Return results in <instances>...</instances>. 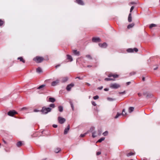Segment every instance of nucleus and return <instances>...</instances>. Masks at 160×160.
<instances>
[{
  "label": "nucleus",
  "instance_id": "393cba45",
  "mask_svg": "<svg viewBox=\"0 0 160 160\" xmlns=\"http://www.w3.org/2000/svg\"><path fill=\"white\" fill-rule=\"evenodd\" d=\"M108 77H113L114 78H117L118 77V75H112V74H109L108 76Z\"/></svg>",
  "mask_w": 160,
  "mask_h": 160
},
{
  "label": "nucleus",
  "instance_id": "13d9d810",
  "mask_svg": "<svg viewBox=\"0 0 160 160\" xmlns=\"http://www.w3.org/2000/svg\"><path fill=\"white\" fill-rule=\"evenodd\" d=\"M27 109V108L26 107H23L21 109V110H24V109Z\"/></svg>",
  "mask_w": 160,
  "mask_h": 160
},
{
  "label": "nucleus",
  "instance_id": "72a5a7b5",
  "mask_svg": "<svg viewBox=\"0 0 160 160\" xmlns=\"http://www.w3.org/2000/svg\"><path fill=\"white\" fill-rule=\"evenodd\" d=\"M156 26V25L154 24H151L149 26L150 28H152L153 27H155Z\"/></svg>",
  "mask_w": 160,
  "mask_h": 160
},
{
  "label": "nucleus",
  "instance_id": "cd10ccee",
  "mask_svg": "<svg viewBox=\"0 0 160 160\" xmlns=\"http://www.w3.org/2000/svg\"><path fill=\"white\" fill-rule=\"evenodd\" d=\"M105 139V138L102 137L99 139L98 141V142H101L102 141L104 140Z\"/></svg>",
  "mask_w": 160,
  "mask_h": 160
},
{
  "label": "nucleus",
  "instance_id": "6ab92c4d",
  "mask_svg": "<svg viewBox=\"0 0 160 160\" xmlns=\"http://www.w3.org/2000/svg\"><path fill=\"white\" fill-rule=\"evenodd\" d=\"M36 72L38 73H40L42 72V71L41 68L38 67L36 69Z\"/></svg>",
  "mask_w": 160,
  "mask_h": 160
},
{
  "label": "nucleus",
  "instance_id": "0eeeda50",
  "mask_svg": "<svg viewBox=\"0 0 160 160\" xmlns=\"http://www.w3.org/2000/svg\"><path fill=\"white\" fill-rule=\"evenodd\" d=\"M99 46L102 48H106L107 47V44L106 42H104L103 43H99Z\"/></svg>",
  "mask_w": 160,
  "mask_h": 160
},
{
  "label": "nucleus",
  "instance_id": "c03bdc74",
  "mask_svg": "<svg viewBox=\"0 0 160 160\" xmlns=\"http://www.w3.org/2000/svg\"><path fill=\"white\" fill-rule=\"evenodd\" d=\"M108 131H106L105 132H103V135L104 136H106L108 134Z\"/></svg>",
  "mask_w": 160,
  "mask_h": 160
},
{
  "label": "nucleus",
  "instance_id": "09e8293b",
  "mask_svg": "<svg viewBox=\"0 0 160 160\" xmlns=\"http://www.w3.org/2000/svg\"><path fill=\"white\" fill-rule=\"evenodd\" d=\"M125 93V91H124L123 92H119V93L120 94H124Z\"/></svg>",
  "mask_w": 160,
  "mask_h": 160
},
{
  "label": "nucleus",
  "instance_id": "ddd939ff",
  "mask_svg": "<svg viewBox=\"0 0 160 160\" xmlns=\"http://www.w3.org/2000/svg\"><path fill=\"white\" fill-rule=\"evenodd\" d=\"M68 77L62 78V82L64 83L66 82L68 80Z\"/></svg>",
  "mask_w": 160,
  "mask_h": 160
},
{
  "label": "nucleus",
  "instance_id": "4be33fe9",
  "mask_svg": "<svg viewBox=\"0 0 160 160\" xmlns=\"http://www.w3.org/2000/svg\"><path fill=\"white\" fill-rule=\"evenodd\" d=\"M134 109V108L133 107H130L129 108L128 111L130 113L131 112L133 111Z\"/></svg>",
  "mask_w": 160,
  "mask_h": 160
},
{
  "label": "nucleus",
  "instance_id": "a18cd8bd",
  "mask_svg": "<svg viewBox=\"0 0 160 160\" xmlns=\"http://www.w3.org/2000/svg\"><path fill=\"white\" fill-rule=\"evenodd\" d=\"M91 103L94 106H96L97 105V104L94 101H92Z\"/></svg>",
  "mask_w": 160,
  "mask_h": 160
},
{
  "label": "nucleus",
  "instance_id": "4d7b16f0",
  "mask_svg": "<svg viewBox=\"0 0 160 160\" xmlns=\"http://www.w3.org/2000/svg\"><path fill=\"white\" fill-rule=\"evenodd\" d=\"M148 92H144L143 93V95L145 96H147V94H148Z\"/></svg>",
  "mask_w": 160,
  "mask_h": 160
},
{
  "label": "nucleus",
  "instance_id": "f8f14e48",
  "mask_svg": "<svg viewBox=\"0 0 160 160\" xmlns=\"http://www.w3.org/2000/svg\"><path fill=\"white\" fill-rule=\"evenodd\" d=\"M72 52L75 55L77 56H79V52L77 50H73Z\"/></svg>",
  "mask_w": 160,
  "mask_h": 160
},
{
  "label": "nucleus",
  "instance_id": "6e6d98bb",
  "mask_svg": "<svg viewBox=\"0 0 160 160\" xmlns=\"http://www.w3.org/2000/svg\"><path fill=\"white\" fill-rule=\"evenodd\" d=\"M52 127L54 128H56L58 127V125L56 124H53Z\"/></svg>",
  "mask_w": 160,
  "mask_h": 160
},
{
  "label": "nucleus",
  "instance_id": "f3484780",
  "mask_svg": "<svg viewBox=\"0 0 160 160\" xmlns=\"http://www.w3.org/2000/svg\"><path fill=\"white\" fill-rule=\"evenodd\" d=\"M58 111L60 112H62L63 111V107L62 106H58Z\"/></svg>",
  "mask_w": 160,
  "mask_h": 160
},
{
  "label": "nucleus",
  "instance_id": "dca6fc26",
  "mask_svg": "<svg viewBox=\"0 0 160 160\" xmlns=\"http://www.w3.org/2000/svg\"><path fill=\"white\" fill-rule=\"evenodd\" d=\"M67 59L70 60V62H72L73 60V59L72 56L69 55H67Z\"/></svg>",
  "mask_w": 160,
  "mask_h": 160
},
{
  "label": "nucleus",
  "instance_id": "bb28decb",
  "mask_svg": "<svg viewBox=\"0 0 160 160\" xmlns=\"http://www.w3.org/2000/svg\"><path fill=\"white\" fill-rule=\"evenodd\" d=\"M69 103L72 110H73L74 109V107L72 101H70Z\"/></svg>",
  "mask_w": 160,
  "mask_h": 160
},
{
  "label": "nucleus",
  "instance_id": "de8ad7c7",
  "mask_svg": "<svg viewBox=\"0 0 160 160\" xmlns=\"http://www.w3.org/2000/svg\"><path fill=\"white\" fill-rule=\"evenodd\" d=\"M134 8V7L133 6H132L131 7V8H130V12L131 13L132 12V11L133 10Z\"/></svg>",
  "mask_w": 160,
  "mask_h": 160
},
{
  "label": "nucleus",
  "instance_id": "f03ea898",
  "mask_svg": "<svg viewBox=\"0 0 160 160\" xmlns=\"http://www.w3.org/2000/svg\"><path fill=\"white\" fill-rule=\"evenodd\" d=\"M33 60L38 63L41 62L44 60V58L39 56H37L33 58Z\"/></svg>",
  "mask_w": 160,
  "mask_h": 160
},
{
  "label": "nucleus",
  "instance_id": "39448f33",
  "mask_svg": "<svg viewBox=\"0 0 160 160\" xmlns=\"http://www.w3.org/2000/svg\"><path fill=\"white\" fill-rule=\"evenodd\" d=\"M58 122L61 124H63L66 121V119L62 117H58Z\"/></svg>",
  "mask_w": 160,
  "mask_h": 160
},
{
  "label": "nucleus",
  "instance_id": "37998d69",
  "mask_svg": "<svg viewBox=\"0 0 160 160\" xmlns=\"http://www.w3.org/2000/svg\"><path fill=\"white\" fill-rule=\"evenodd\" d=\"M99 98V96L98 95H96L93 97V98L94 100H96Z\"/></svg>",
  "mask_w": 160,
  "mask_h": 160
},
{
  "label": "nucleus",
  "instance_id": "e2e57ef3",
  "mask_svg": "<svg viewBox=\"0 0 160 160\" xmlns=\"http://www.w3.org/2000/svg\"><path fill=\"white\" fill-rule=\"evenodd\" d=\"M60 66V64H58L56 66H55V67L57 68H58V67Z\"/></svg>",
  "mask_w": 160,
  "mask_h": 160
},
{
  "label": "nucleus",
  "instance_id": "79ce46f5",
  "mask_svg": "<svg viewBox=\"0 0 160 160\" xmlns=\"http://www.w3.org/2000/svg\"><path fill=\"white\" fill-rule=\"evenodd\" d=\"M113 80L112 79H111L109 78H106L105 79V80L106 81H111Z\"/></svg>",
  "mask_w": 160,
  "mask_h": 160
},
{
  "label": "nucleus",
  "instance_id": "f257e3e1",
  "mask_svg": "<svg viewBox=\"0 0 160 160\" xmlns=\"http://www.w3.org/2000/svg\"><path fill=\"white\" fill-rule=\"evenodd\" d=\"M52 110V109L50 108H46L43 107L42 108V109L41 110V112L42 113L44 114H46L48 112H50Z\"/></svg>",
  "mask_w": 160,
  "mask_h": 160
},
{
  "label": "nucleus",
  "instance_id": "9d476101",
  "mask_svg": "<svg viewBox=\"0 0 160 160\" xmlns=\"http://www.w3.org/2000/svg\"><path fill=\"white\" fill-rule=\"evenodd\" d=\"M70 129V125H68L67 128H65L64 130V134H66L68 133L69 130Z\"/></svg>",
  "mask_w": 160,
  "mask_h": 160
},
{
  "label": "nucleus",
  "instance_id": "c85d7f7f",
  "mask_svg": "<svg viewBox=\"0 0 160 160\" xmlns=\"http://www.w3.org/2000/svg\"><path fill=\"white\" fill-rule=\"evenodd\" d=\"M127 51L128 52H133L132 48H129L127 50Z\"/></svg>",
  "mask_w": 160,
  "mask_h": 160
},
{
  "label": "nucleus",
  "instance_id": "c756f323",
  "mask_svg": "<svg viewBox=\"0 0 160 160\" xmlns=\"http://www.w3.org/2000/svg\"><path fill=\"white\" fill-rule=\"evenodd\" d=\"M96 134V132L95 131H94L92 132V136L93 138H94L96 137L97 136L95 135Z\"/></svg>",
  "mask_w": 160,
  "mask_h": 160
},
{
  "label": "nucleus",
  "instance_id": "4468645a",
  "mask_svg": "<svg viewBox=\"0 0 160 160\" xmlns=\"http://www.w3.org/2000/svg\"><path fill=\"white\" fill-rule=\"evenodd\" d=\"M55 98L52 97H50L49 98L48 101L52 102H54L55 101Z\"/></svg>",
  "mask_w": 160,
  "mask_h": 160
},
{
  "label": "nucleus",
  "instance_id": "3c124183",
  "mask_svg": "<svg viewBox=\"0 0 160 160\" xmlns=\"http://www.w3.org/2000/svg\"><path fill=\"white\" fill-rule=\"evenodd\" d=\"M76 78H78V79H80V80H82L83 79V78H81L80 77H77Z\"/></svg>",
  "mask_w": 160,
  "mask_h": 160
},
{
  "label": "nucleus",
  "instance_id": "aec40b11",
  "mask_svg": "<svg viewBox=\"0 0 160 160\" xmlns=\"http://www.w3.org/2000/svg\"><path fill=\"white\" fill-rule=\"evenodd\" d=\"M22 144V142L20 141L18 142H17L16 144V145L18 147H20L21 146Z\"/></svg>",
  "mask_w": 160,
  "mask_h": 160
},
{
  "label": "nucleus",
  "instance_id": "69168bd1",
  "mask_svg": "<svg viewBox=\"0 0 160 160\" xmlns=\"http://www.w3.org/2000/svg\"><path fill=\"white\" fill-rule=\"evenodd\" d=\"M142 80L143 81H145V78L144 77H142Z\"/></svg>",
  "mask_w": 160,
  "mask_h": 160
},
{
  "label": "nucleus",
  "instance_id": "a878e982",
  "mask_svg": "<svg viewBox=\"0 0 160 160\" xmlns=\"http://www.w3.org/2000/svg\"><path fill=\"white\" fill-rule=\"evenodd\" d=\"M134 25L133 23L130 24L128 26L127 28L128 29L131 28L134 26Z\"/></svg>",
  "mask_w": 160,
  "mask_h": 160
},
{
  "label": "nucleus",
  "instance_id": "ea45409f",
  "mask_svg": "<svg viewBox=\"0 0 160 160\" xmlns=\"http://www.w3.org/2000/svg\"><path fill=\"white\" fill-rule=\"evenodd\" d=\"M86 57L90 59H92V57L90 55H86Z\"/></svg>",
  "mask_w": 160,
  "mask_h": 160
},
{
  "label": "nucleus",
  "instance_id": "5701e85b",
  "mask_svg": "<svg viewBox=\"0 0 160 160\" xmlns=\"http://www.w3.org/2000/svg\"><path fill=\"white\" fill-rule=\"evenodd\" d=\"M61 151V149L59 148H57L55 149L54 152L56 153L59 152Z\"/></svg>",
  "mask_w": 160,
  "mask_h": 160
},
{
  "label": "nucleus",
  "instance_id": "8fccbe9b",
  "mask_svg": "<svg viewBox=\"0 0 160 160\" xmlns=\"http://www.w3.org/2000/svg\"><path fill=\"white\" fill-rule=\"evenodd\" d=\"M135 74H136V72H130V74L131 75H134Z\"/></svg>",
  "mask_w": 160,
  "mask_h": 160
},
{
  "label": "nucleus",
  "instance_id": "423d86ee",
  "mask_svg": "<svg viewBox=\"0 0 160 160\" xmlns=\"http://www.w3.org/2000/svg\"><path fill=\"white\" fill-rule=\"evenodd\" d=\"M74 85L73 83H71L69 84L68 85L66 88V90L68 91H70L71 88L74 86Z\"/></svg>",
  "mask_w": 160,
  "mask_h": 160
},
{
  "label": "nucleus",
  "instance_id": "0e129e2a",
  "mask_svg": "<svg viewBox=\"0 0 160 160\" xmlns=\"http://www.w3.org/2000/svg\"><path fill=\"white\" fill-rule=\"evenodd\" d=\"M3 141L5 144H7L6 142L5 141L4 139H3Z\"/></svg>",
  "mask_w": 160,
  "mask_h": 160
},
{
  "label": "nucleus",
  "instance_id": "603ef678",
  "mask_svg": "<svg viewBox=\"0 0 160 160\" xmlns=\"http://www.w3.org/2000/svg\"><path fill=\"white\" fill-rule=\"evenodd\" d=\"M34 112H38L40 111V110L38 109H35L33 110Z\"/></svg>",
  "mask_w": 160,
  "mask_h": 160
},
{
  "label": "nucleus",
  "instance_id": "680f3d73",
  "mask_svg": "<svg viewBox=\"0 0 160 160\" xmlns=\"http://www.w3.org/2000/svg\"><path fill=\"white\" fill-rule=\"evenodd\" d=\"M138 96L139 97H141L142 96V94L141 93H138Z\"/></svg>",
  "mask_w": 160,
  "mask_h": 160
},
{
  "label": "nucleus",
  "instance_id": "338daca9",
  "mask_svg": "<svg viewBox=\"0 0 160 160\" xmlns=\"http://www.w3.org/2000/svg\"><path fill=\"white\" fill-rule=\"evenodd\" d=\"M135 3H136L134 2H131V4H135Z\"/></svg>",
  "mask_w": 160,
  "mask_h": 160
},
{
  "label": "nucleus",
  "instance_id": "5fc2aeb1",
  "mask_svg": "<svg viewBox=\"0 0 160 160\" xmlns=\"http://www.w3.org/2000/svg\"><path fill=\"white\" fill-rule=\"evenodd\" d=\"M101 154V152H98L96 153V155H97L98 156L99 155Z\"/></svg>",
  "mask_w": 160,
  "mask_h": 160
},
{
  "label": "nucleus",
  "instance_id": "473e14b6",
  "mask_svg": "<svg viewBox=\"0 0 160 160\" xmlns=\"http://www.w3.org/2000/svg\"><path fill=\"white\" fill-rule=\"evenodd\" d=\"M134 154H134V153L132 152H129V153H128L127 154V156L128 157H129V156H131L134 155Z\"/></svg>",
  "mask_w": 160,
  "mask_h": 160
},
{
  "label": "nucleus",
  "instance_id": "b1692460",
  "mask_svg": "<svg viewBox=\"0 0 160 160\" xmlns=\"http://www.w3.org/2000/svg\"><path fill=\"white\" fill-rule=\"evenodd\" d=\"M46 85L45 84L42 85L37 88V89H42V88L45 87Z\"/></svg>",
  "mask_w": 160,
  "mask_h": 160
},
{
  "label": "nucleus",
  "instance_id": "052dcab7",
  "mask_svg": "<svg viewBox=\"0 0 160 160\" xmlns=\"http://www.w3.org/2000/svg\"><path fill=\"white\" fill-rule=\"evenodd\" d=\"M104 90L105 91H107L109 90V89L108 88H105L104 89Z\"/></svg>",
  "mask_w": 160,
  "mask_h": 160
},
{
  "label": "nucleus",
  "instance_id": "9b49d317",
  "mask_svg": "<svg viewBox=\"0 0 160 160\" xmlns=\"http://www.w3.org/2000/svg\"><path fill=\"white\" fill-rule=\"evenodd\" d=\"M76 2L80 5H84V3L82 0H76Z\"/></svg>",
  "mask_w": 160,
  "mask_h": 160
},
{
  "label": "nucleus",
  "instance_id": "20e7f679",
  "mask_svg": "<svg viewBox=\"0 0 160 160\" xmlns=\"http://www.w3.org/2000/svg\"><path fill=\"white\" fill-rule=\"evenodd\" d=\"M18 113L17 112L14 110L9 111L8 112V115L9 116L13 117L14 115Z\"/></svg>",
  "mask_w": 160,
  "mask_h": 160
},
{
  "label": "nucleus",
  "instance_id": "412c9836",
  "mask_svg": "<svg viewBox=\"0 0 160 160\" xmlns=\"http://www.w3.org/2000/svg\"><path fill=\"white\" fill-rule=\"evenodd\" d=\"M18 59L20 61L22 62L23 63L25 62V61L23 59L22 57H20L18 58Z\"/></svg>",
  "mask_w": 160,
  "mask_h": 160
},
{
  "label": "nucleus",
  "instance_id": "a211bd4d",
  "mask_svg": "<svg viewBox=\"0 0 160 160\" xmlns=\"http://www.w3.org/2000/svg\"><path fill=\"white\" fill-rule=\"evenodd\" d=\"M94 129H95V128L93 127H92L89 130H88V131H87V133L89 132H93L94 131Z\"/></svg>",
  "mask_w": 160,
  "mask_h": 160
},
{
  "label": "nucleus",
  "instance_id": "58836bf2",
  "mask_svg": "<svg viewBox=\"0 0 160 160\" xmlns=\"http://www.w3.org/2000/svg\"><path fill=\"white\" fill-rule=\"evenodd\" d=\"M132 50L133 52H137L138 51V49L137 48H132Z\"/></svg>",
  "mask_w": 160,
  "mask_h": 160
},
{
  "label": "nucleus",
  "instance_id": "f704fd0d",
  "mask_svg": "<svg viewBox=\"0 0 160 160\" xmlns=\"http://www.w3.org/2000/svg\"><path fill=\"white\" fill-rule=\"evenodd\" d=\"M49 107L50 108H54L55 107V104L54 103H51L49 105Z\"/></svg>",
  "mask_w": 160,
  "mask_h": 160
},
{
  "label": "nucleus",
  "instance_id": "49530a36",
  "mask_svg": "<svg viewBox=\"0 0 160 160\" xmlns=\"http://www.w3.org/2000/svg\"><path fill=\"white\" fill-rule=\"evenodd\" d=\"M102 132L101 130L99 129L98 130V135L99 136H100Z\"/></svg>",
  "mask_w": 160,
  "mask_h": 160
},
{
  "label": "nucleus",
  "instance_id": "bf43d9fd",
  "mask_svg": "<svg viewBox=\"0 0 160 160\" xmlns=\"http://www.w3.org/2000/svg\"><path fill=\"white\" fill-rule=\"evenodd\" d=\"M103 88V87L102 86H101V87H99L98 88V89H99V90H101Z\"/></svg>",
  "mask_w": 160,
  "mask_h": 160
},
{
  "label": "nucleus",
  "instance_id": "e433bc0d",
  "mask_svg": "<svg viewBox=\"0 0 160 160\" xmlns=\"http://www.w3.org/2000/svg\"><path fill=\"white\" fill-rule=\"evenodd\" d=\"M4 23V22L1 19H0V27L2 26Z\"/></svg>",
  "mask_w": 160,
  "mask_h": 160
},
{
  "label": "nucleus",
  "instance_id": "1a4fd4ad",
  "mask_svg": "<svg viewBox=\"0 0 160 160\" xmlns=\"http://www.w3.org/2000/svg\"><path fill=\"white\" fill-rule=\"evenodd\" d=\"M59 82V80H57L56 81H53L51 83V85L52 86H55L57 85Z\"/></svg>",
  "mask_w": 160,
  "mask_h": 160
},
{
  "label": "nucleus",
  "instance_id": "7c9ffc66",
  "mask_svg": "<svg viewBox=\"0 0 160 160\" xmlns=\"http://www.w3.org/2000/svg\"><path fill=\"white\" fill-rule=\"evenodd\" d=\"M107 100L109 101H115L116 100V99L111 98H108Z\"/></svg>",
  "mask_w": 160,
  "mask_h": 160
},
{
  "label": "nucleus",
  "instance_id": "a19ab883",
  "mask_svg": "<svg viewBox=\"0 0 160 160\" xmlns=\"http://www.w3.org/2000/svg\"><path fill=\"white\" fill-rule=\"evenodd\" d=\"M87 134V133L86 132L84 134H81L80 135V137H82V138L84 137L85 136V135L86 134Z\"/></svg>",
  "mask_w": 160,
  "mask_h": 160
},
{
  "label": "nucleus",
  "instance_id": "c9c22d12",
  "mask_svg": "<svg viewBox=\"0 0 160 160\" xmlns=\"http://www.w3.org/2000/svg\"><path fill=\"white\" fill-rule=\"evenodd\" d=\"M121 115V113H119L118 112L116 115L115 117L114 118L115 119L117 118Z\"/></svg>",
  "mask_w": 160,
  "mask_h": 160
},
{
  "label": "nucleus",
  "instance_id": "774afa93",
  "mask_svg": "<svg viewBox=\"0 0 160 160\" xmlns=\"http://www.w3.org/2000/svg\"><path fill=\"white\" fill-rule=\"evenodd\" d=\"M158 68V67H157L154 68V70H156Z\"/></svg>",
  "mask_w": 160,
  "mask_h": 160
},
{
  "label": "nucleus",
  "instance_id": "4c0bfd02",
  "mask_svg": "<svg viewBox=\"0 0 160 160\" xmlns=\"http://www.w3.org/2000/svg\"><path fill=\"white\" fill-rule=\"evenodd\" d=\"M121 114V115H125L126 114V113L125 112V109H123L122 110V113Z\"/></svg>",
  "mask_w": 160,
  "mask_h": 160
},
{
  "label": "nucleus",
  "instance_id": "2f4dec72",
  "mask_svg": "<svg viewBox=\"0 0 160 160\" xmlns=\"http://www.w3.org/2000/svg\"><path fill=\"white\" fill-rule=\"evenodd\" d=\"M152 94L148 93L147 94L146 97L147 98H149L152 97Z\"/></svg>",
  "mask_w": 160,
  "mask_h": 160
},
{
  "label": "nucleus",
  "instance_id": "864d4df0",
  "mask_svg": "<svg viewBox=\"0 0 160 160\" xmlns=\"http://www.w3.org/2000/svg\"><path fill=\"white\" fill-rule=\"evenodd\" d=\"M131 83V82H127L126 83V85L128 86V85H130Z\"/></svg>",
  "mask_w": 160,
  "mask_h": 160
},
{
  "label": "nucleus",
  "instance_id": "7ed1b4c3",
  "mask_svg": "<svg viewBox=\"0 0 160 160\" xmlns=\"http://www.w3.org/2000/svg\"><path fill=\"white\" fill-rule=\"evenodd\" d=\"M110 87L112 89H117L120 87V85L118 84L114 83L111 84Z\"/></svg>",
  "mask_w": 160,
  "mask_h": 160
},
{
  "label": "nucleus",
  "instance_id": "2eb2a0df",
  "mask_svg": "<svg viewBox=\"0 0 160 160\" xmlns=\"http://www.w3.org/2000/svg\"><path fill=\"white\" fill-rule=\"evenodd\" d=\"M128 20L129 22H131L132 21V14L130 13L128 15Z\"/></svg>",
  "mask_w": 160,
  "mask_h": 160
},
{
  "label": "nucleus",
  "instance_id": "6e6552de",
  "mask_svg": "<svg viewBox=\"0 0 160 160\" xmlns=\"http://www.w3.org/2000/svg\"><path fill=\"white\" fill-rule=\"evenodd\" d=\"M92 41L93 42H100V39L99 38L93 37L92 39Z\"/></svg>",
  "mask_w": 160,
  "mask_h": 160
}]
</instances>
